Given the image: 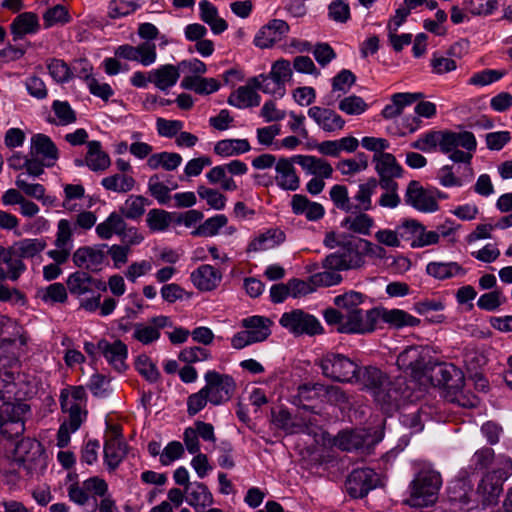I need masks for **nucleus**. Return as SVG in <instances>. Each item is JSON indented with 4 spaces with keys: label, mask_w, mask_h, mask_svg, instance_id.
<instances>
[{
    "label": "nucleus",
    "mask_w": 512,
    "mask_h": 512,
    "mask_svg": "<svg viewBox=\"0 0 512 512\" xmlns=\"http://www.w3.org/2000/svg\"><path fill=\"white\" fill-rule=\"evenodd\" d=\"M432 193L430 188H425L419 181L412 180L406 187L404 201L419 212L433 213L439 210V204Z\"/></svg>",
    "instance_id": "2eb2a0df"
},
{
    "label": "nucleus",
    "mask_w": 512,
    "mask_h": 512,
    "mask_svg": "<svg viewBox=\"0 0 512 512\" xmlns=\"http://www.w3.org/2000/svg\"><path fill=\"white\" fill-rule=\"evenodd\" d=\"M55 118H48L50 124L67 126L76 122V112L67 101L55 100L52 103Z\"/></svg>",
    "instance_id": "8fccbe9b"
},
{
    "label": "nucleus",
    "mask_w": 512,
    "mask_h": 512,
    "mask_svg": "<svg viewBox=\"0 0 512 512\" xmlns=\"http://www.w3.org/2000/svg\"><path fill=\"white\" fill-rule=\"evenodd\" d=\"M87 149L85 163L92 171H103L109 167V155L102 150L99 141L87 142Z\"/></svg>",
    "instance_id": "ea45409f"
},
{
    "label": "nucleus",
    "mask_w": 512,
    "mask_h": 512,
    "mask_svg": "<svg viewBox=\"0 0 512 512\" xmlns=\"http://www.w3.org/2000/svg\"><path fill=\"white\" fill-rule=\"evenodd\" d=\"M228 222V219L223 214H218L205 220L193 232V236L212 237L218 234L219 230L223 228Z\"/></svg>",
    "instance_id": "13d9d810"
},
{
    "label": "nucleus",
    "mask_w": 512,
    "mask_h": 512,
    "mask_svg": "<svg viewBox=\"0 0 512 512\" xmlns=\"http://www.w3.org/2000/svg\"><path fill=\"white\" fill-rule=\"evenodd\" d=\"M380 316L384 322L395 327H415L420 324V319L401 309L383 310Z\"/></svg>",
    "instance_id": "de8ad7c7"
},
{
    "label": "nucleus",
    "mask_w": 512,
    "mask_h": 512,
    "mask_svg": "<svg viewBox=\"0 0 512 512\" xmlns=\"http://www.w3.org/2000/svg\"><path fill=\"white\" fill-rule=\"evenodd\" d=\"M254 86H241L228 98V103L239 109L255 107L260 104V95L254 90Z\"/></svg>",
    "instance_id": "c03bdc74"
},
{
    "label": "nucleus",
    "mask_w": 512,
    "mask_h": 512,
    "mask_svg": "<svg viewBox=\"0 0 512 512\" xmlns=\"http://www.w3.org/2000/svg\"><path fill=\"white\" fill-rule=\"evenodd\" d=\"M97 348L114 370L123 372L127 369L128 347L124 342L121 340L109 342L106 339H101L97 343Z\"/></svg>",
    "instance_id": "aec40b11"
},
{
    "label": "nucleus",
    "mask_w": 512,
    "mask_h": 512,
    "mask_svg": "<svg viewBox=\"0 0 512 512\" xmlns=\"http://www.w3.org/2000/svg\"><path fill=\"white\" fill-rule=\"evenodd\" d=\"M30 407L26 403L4 402L0 407V431L9 439L21 436L25 431V416Z\"/></svg>",
    "instance_id": "9d476101"
},
{
    "label": "nucleus",
    "mask_w": 512,
    "mask_h": 512,
    "mask_svg": "<svg viewBox=\"0 0 512 512\" xmlns=\"http://www.w3.org/2000/svg\"><path fill=\"white\" fill-rule=\"evenodd\" d=\"M180 77L179 66L165 64L150 71V83L159 90L165 91L173 87Z\"/></svg>",
    "instance_id": "72a5a7b5"
},
{
    "label": "nucleus",
    "mask_w": 512,
    "mask_h": 512,
    "mask_svg": "<svg viewBox=\"0 0 512 512\" xmlns=\"http://www.w3.org/2000/svg\"><path fill=\"white\" fill-rule=\"evenodd\" d=\"M411 147L430 152L439 147L455 163L471 164L477 149V140L470 131L454 132L450 130L430 131L411 143Z\"/></svg>",
    "instance_id": "f257e3e1"
},
{
    "label": "nucleus",
    "mask_w": 512,
    "mask_h": 512,
    "mask_svg": "<svg viewBox=\"0 0 512 512\" xmlns=\"http://www.w3.org/2000/svg\"><path fill=\"white\" fill-rule=\"evenodd\" d=\"M49 74L58 83H66L73 78L71 67L63 60L53 59L47 65Z\"/></svg>",
    "instance_id": "774afa93"
},
{
    "label": "nucleus",
    "mask_w": 512,
    "mask_h": 512,
    "mask_svg": "<svg viewBox=\"0 0 512 512\" xmlns=\"http://www.w3.org/2000/svg\"><path fill=\"white\" fill-rule=\"evenodd\" d=\"M378 188V181L375 177L368 178L358 185L357 191L352 197L354 212L370 211L374 209L372 197Z\"/></svg>",
    "instance_id": "2f4dec72"
},
{
    "label": "nucleus",
    "mask_w": 512,
    "mask_h": 512,
    "mask_svg": "<svg viewBox=\"0 0 512 512\" xmlns=\"http://www.w3.org/2000/svg\"><path fill=\"white\" fill-rule=\"evenodd\" d=\"M297 163L309 175L323 179H329L333 174V167L323 159L312 155H299L295 157Z\"/></svg>",
    "instance_id": "473e14b6"
},
{
    "label": "nucleus",
    "mask_w": 512,
    "mask_h": 512,
    "mask_svg": "<svg viewBox=\"0 0 512 512\" xmlns=\"http://www.w3.org/2000/svg\"><path fill=\"white\" fill-rule=\"evenodd\" d=\"M426 272L438 280H446L465 274V270L457 262H430L426 266Z\"/></svg>",
    "instance_id": "a19ab883"
},
{
    "label": "nucleus",
    "mask_w": 512,
    "mask_h": 512,
    "mask_svg": "<svg viewBox=\"0 0 512 512\" xmlns=\"http://www.w3.org/2000/svg\"><path fill=\"white\" fill-rule=\"evenodd\" d=\"M424 349L417 346H410L402 351L397 357V365L403 371H410L413 375L421 373L425 366Z\"/></svg>",
    "instance_id": "c85d7f7f"
},
{
    "label": "nucleus",
    "mask_w": 512,
    "mask_h": 512,
    "mask_svg": "<svg viewBox=\"0 0 512 512\" xmlns=\"http://www.w3.org/2000/svg\"><path fill=\"white\" fill-rule=\"evenodd\" d=\"M325 377L334 381L354 383L359 365L343 354L328 353L320 360Z\"/></svg>",
    "instance_id": "6e6552de"
},
{
    "label": "nucleus",
    "mask_w": 512,
    "mask_h": 512,
    "mask_svg": "<svg viewBox=\"0 0 512 512\" xmlns=\"http://www.w3.org/2000/svg\"><path fill=\"white\" fill-rule=\"evenodd\" d=\"M46 246L47 243L42 238H25L15 242L11 248L23 260L40 254Z\"/></svg>",
    "instance_id": "49530a36"
},
{
    "label": "nucleus",
    "mask_w": 512,
    "mask_h": 512,
    "mask_svg": "<svg viewBox=\"0 0 512 512\" xmlns=\"http://www.w3.org/2000/svg\"><path fill=\"white\" fill-rule=\"evenodd\" d=\"M66 285L70 294L77 297L106 290L105 282L92 277L88 272L83 270L70 274L67 278Z\"/></svg>",
    "instance_id": "a211bd4d"
},
{
    "label": "nucleus",
    "mask_w": 512,
    "mask_h": 512,
    "mask_svg": "<svg viewBox=\"0 0 512 512\" xmlns=\"http://www.w3.org/2000/svg\"><path fill=\"white\" fill-rule=\"evenodd\" d=\"M15 453L23 468L31 476L39 475L47 467V457L40 442L26 438L17 443Z\"/></svg>",
    "instance_id": "9b49d317"
},
{
    "label": "nucleus",
    "mask_w": 512,
    "mask_h": 512,
    "mask_svg": "<svg viewBox=\"0 0 512 512\" xmlns=\"http://www.w3.org/2000/svg\"><path fill=\"white\" fill-rule=\"evenodd\" d=\"M26 271L23 260L12 251L11 246L5 248L0 245V280L17 281Z\"/></svg>",
    "instance_id": "b1692460"
},
{
    "label": "nucleus",
    "mask_w": 512,
    "mask_h": 512,
    "mask_svg": "<svg viewBox=\"0 0 512 512\" xmlns=\"http://www.w3.org/2000/svg\"><path fill=\"white\" fill-rule=\"evenodd\" d=\"M372 242L363 238H349L336 252L325 257L324 269L351 270L363 266L366 252H371Z\"/></svg>",
    "instance_id": "f03ea898"
},
{
    "label": "nucleus",
    "mask_w": 512,
    "mask_h": 512,
    "mask_svg": "<svg viewBox=\"0 0 512 512\" xmlns=\"http://www.w3.org/2000/svg\"><path fill=\"white\" fill-rule=\"evenodd\" d=\"M181 87L200 95H209L219 90L220 83L215 78L185 76L181 81Z\"/></svg>",
    "instance_id": "58836bf2"
},
{
    "label": "nucleus",
    "mask_w": 512,
    "mask_h": 512,
    "mask_svg": "<svg viewBox=\"0 0 512 512\" xmlns=\"http://www.w3.org/2000/svg\"><path fill=\"white\" fill-rule=\"evenodd\" d=\"M186 501L189 505L204 508L213 502L212 494L201 482H194L185 489Z\"/></svg>",
    "instance_id": "79ce46f5"
},
{
    "label": "nucleus",
    "mask_w": 512,
    "mask_h": 512,
    "mask_svg": "<svg viewBox=\"0 0 512 512\" xmlns=\"http://www.w3.org/2000/svg\"><path fill=\"white\" fill-rule=\"evenodd\" d=\"M147 205H149V201L144 196L130 195L120 207V215L127 219H138L145 213Z\"/></svg>",
    "instance_id": "864d4df0"
},
{
    "label": "nucleus",
    "mask_w": 512,
    "mask_h": 512,
    "mask_svg": "<svg viewBox=\"0 0 512 512\" xmlns=\"http://www.w3.org/2000/svg\"><path fill=\"white\" fill-rule=\"evenodd\" d=\"M292 75L290 61L280 58L272 63L268 74L255 76L249 80V83L266 94L282 98L286 93L285 84L291 80Z\"/></svg>",
    "instance_id": "20e7f679"
},
{
    "label": "nucleus",
    "mask_w": 512,
    "mask_h": 512,
    "mask_svg": "<svg viewBox=\"0 0 512 512\" xmlns=\"http://www.w3.org/2000/svg\"><path fill=\"white\" fill-rule=\"evenodd\" d=\"M329 195L336 208L346 213L354 212V205L349 197L348 188L345 185H333L329 191Z\"/></svg>",
    "instance_id": "bf43d9fd"
},
{
    "label": "nucleus",
    "mask_w": 512,
    "mask_h": 512,
    "mask_svg": "<svg viewBox=\"0 0 512 512\" xmlns=\"http://www.w3.org/2000/svg\"><path fill=\"white\" fill-rule=\"evenodd\" d=\"M378 187H380L383 191L377 200V204L380 207L386 209H395L401 204L398 183H384L379 184Z\"/></svg>",
    "instance_id": "4d7b16f0"
},
{
    "label": "nucleus",
    "mask_w": 512,
    "mask_h": 512,
    "mask_svg": "<svg viewBox=\"0 0 512 512\" xmlns=\"http://www.w3.org/2000/svg\"><path fill=\"white\" fill-rule=\"evenodd\" d=\"M280 325L295 336H315L324 332L320 321L302 309H294L282 314Z\"/></svg>",
    "instance_id": "1a4fd4ad"
},
{
    "label": "nucleus",
    "mask_w": 512,
    "mask_h": 512,
    "mask_svg": "<svg viewBox=\"0 0 512 512\" xmlns=\"http://www.w3.org/2000/svg\"><path fill=\"white\" fill-rule=\"evenodd\" d=\"M115 55L129 61H136L147 67L156 62V45L150 41H145L137 46L129 44L120 45L115 50Z\"/></svg>",
    "instance_id": "f3484780"
},
{
    "label": "nucleus",
    "mask_w": 512,
    "mask_h": 512,
    "mask_svg": "<svg viewBox=\"0 0 512 512\" xmlns=\"http://www.w3.org/2000/svg\"><path fill=\"white\" fill-rule=\"evenodd\" d=\"M364 444V436L357 431H343L336 438V445L342 450L359 449Z\"/></svg>",
    "instance_id": "e2e57ef3"
},
{
    "label": "nucleus",
    "mask_w": 512,
    "mask_h": 512,
    "mask_svg": "<svg viewBox=\"0 0 512 512\" xmlns=\"http://www.w3.org/2000/svg\"><path fill=\"white\" fill-rule=\"evenodd\" d=\"M15 380V371L0 368V400H10L17 396Z\"/></svg>",
    "instance_id": "69168bd1"
},
{
    "label": "nucleus",
    "mask_w": 512,
    "mask_h": 512,
    "mask_svg": "<svg viewBox=\"0 0 512 512\" xmlns=\"http://www.w3.org/2000/svg\"><path fill=\"white\" fill-rule=\"evenodd\" d=\"M39 29V18L33 12L20 13L10 24V32L14 41L23 39L26 35L35 34Z\"/></svg>",
    "instance_id": "c756f323"
},
{
    "label": "nucleus",
    "mask_w": 512,
    "mask_h": 512,
    "mask_svg": "<svg viewBox=\"0 0 512 512\" xmlns=\"http://www.w3.org/2000/svg\"><path fill=\"white\" fill-rule=\"evenodd\" d=\"M275 182L283 190L296 191L300 187V178L296 174L293 160L280 158L275 165Z\"/></svg>",
    "instance_id": "bb28decb"
},
{
    "label": "nucleus",
    "mask_w": 512,
    "mask_h": 512,
    "mask_svg": "<svg viewBox=\"0 0 512 512\" xmlns=\"http://www.w3.org/2000/svg\"><path fill=\"white\" fill-rule=\"evenodd\" d=\"M104 248H107V245L80 247L73 254V262L79 268L92 272L100 271L106 258Z\"/></svg>",
    "instance_id": "412c9836"
},
{
    "label": "nucleus",
    "mask_w": 512,
    "mask_h": 512,
    "mask_svg": "<svg viewBox=\"0 0 512 512\" xmlns=\"http://www.w3.org/2000/svg\"><path fill=\"white\" fill-rule=\"evenodd\" d=\"M199 18L214 34H221L228 28L227 22L219 16L217 7L208 0L199 2Z\"/></svg>",
    "instance_id": "f704fd0d"
},
{
    "label": "nucleus",
    "mask_w": 512,
    "mask_h": 512,
    "mask_svg": "<svg viewBox=\"0 0 512 512\" xmlns=\"http://www.w3.org/2000/svg\"><path fill=\"white\" fill-rule=\"evenodd\" d=\"M146 222L153 232L165 231L172 223L171 213L162 209H151L147 214Z\"/></svg>",
    "instance_id": "052dcab7"
},
{
    "label": "nucleus",
    "mask_w": 512,
    "mask_h": 512,
    "mask_svg": "<svg viewBox=\"0 0 512 512\" xmlns=\"http://www.w3.org/2000/svg\"><path fill=\"white\" fill-rule=\"evenodd\" d=\"M273 322L265 317L254 315L241 320L244 330L237 332L231 338V346L240 350L249 345L263 342L271 335Z\"/></svg>",
    "instance_id": "423d86ee"
},
{
    "label": "nucleus",
    "mask_w": 512,
    "mask_h": 512,
    "mask_svg": "<svg viewBox=\"0 0 512 512\" xmlns=\"http://www.w3.org/2000/svg\"><path fill=\"white\" fill-rule=\"evenodd\" d=\"M141 7L137 0H111L107 15L111 19H120L136 12Z\"/></svg>",
    "instance_id": "6e6d98bb"
},
{
    "label": "nucleus",
    "mask_w": 512,
    "mask_h": 512,
    "mask_svg": "<svg viewBox=\"0 0 512 512\" xmlns=\"http://www.w3.org/2000/svg\"><path fill=\"white\" fill-rule=\"evenodd\" d=\"M288 23L282 19H272L262 26L254 37V45L261 49L271 48L289 32Z\"/></svg>",
    "instance_id": "6ab92c4d"
},
{
    "label": "nucleus",
    "mask_w": 512,
    "mask_h": 512,
    "mask_svg": "<svg viewBox=\"0 0 512 512\" xmlns=\"http://www.w3.org/2000/svg\"><path fill=\"white\" fill-rule=\"evenodd\" d=\"M402 227L411 230L413 233H419L417 241L413 243L414 247H424L437 244L439 242L438 232L426 231L425 228L416 220H406L402 224Z\"/></svg>",
    "instance_id": "5fc2aeb1"
},
{
    "label": "nucleus",
    "mask_w": 512,
    "mask_h": 512,
    "mask_svg": "<svg viewBox=\"0 0 512 512\" xmlns=\"http://www.w3.org/2000/svg\"><path fill=\"white\" fill-rule=\"evenodd\" d=\"M135 179L125 173H117L111 176L104 177L101 180L102 186L110 191L117 193H127L135 186Z\"/></svg>",
    "instance_id": "603ef678"
},
{
    "label": "nucleus",
    "mask_w": 512,
    "mask_h": 512,
    "mask_svg": "<svg viewBox=\"0 0 512 512\" xmlns=\"http://www.w3.org/2000/svg\"><path fill=\"white\" fill-rule=\"evenodd\" d=\"M66 396L62 397L61 409L64 413L68 414V419L62 424L66 425L72 431H77L82 423L86 420L87 411L83 407L71 404Z\"/></svg>",
    "instance_id": "3c124183"
},
{
    "label": "nucleus",
    "mask_w": 512,
    "mask_h": 512,
    "mask_svg": "<svg viewBox=\"0 0 512 512\" xmlns=\"http://www.w3.org/2000/svg\"><path fill=\"white\" fill-rule=\"evenodd\" d=\"M113 435L105 440L104 461L110 471H114L127 454V444L121 438L120 428L111 427Z\"/></svg>",
    "instance_id": "4be33fe9"
},
{
    "label": "nucleus",
    "mask_w": 512,
    "mask_h": 512,
    "mask_svg": "<svg viewBox=\"0 0 512 512\" xmlns=\"http://www.w3.org/2000/svg\"><path fill=\"white\" fill-rule=\"evenodd\" d=\"M30 154L46 161V167L55 165L59 158V150L52 139L42 133L31 137Z\"/></svg>",
    "instance_id": "a878e982"
},
{
    "label": "nucleus",
    "mask_w": 512,
    "mask_h": 512,
    "mask_svg": "<svg viewBox=\"0 0 512 512\" xmlns=\"http://www.w3.org/2000/svg\"><path fill=\"white\" fill-rule=\"evenodd\" d=\"M442 485V477L431 465L425 464L410 484L407 503L412 507H427L434 504Z\"/></svg>",
    "instance_id": "7ed1b4c3"
},
{
    "label": "nucleus",
    "mask_w": 512,
    "mask_h": 512,
    "mask_svg": "<svg viewBox=\"0 0 512 512\" xmlns=\"http://www.w3.org/2000/svg\"><path fill=\"white\" fill-rule=\"evenodd\" d=\"M205 392L210 397V404L219 406L228 402L236 391V382L228 374H221L215 370H208L204 375Z\"/></svg>",
    "instance_id": "f8f14e48"
},
{
    "label": "nucleus",
    "mask_w": 512,
    "mask_h": 512,
    "mask_svg": "<svg viewBox=\"0 0 512 512\" xmlns=\"http://www.w3.org/2000/svg\"><path fill=\"white\" fill-rule=\"evenodd\" d=\"M512 474V460L507 456H499L495 466L486 472L478 487L477 493L483 497L484 504L493 503L502 492L504 481Z\"/></svg>",
    "instance_id": "39448f33"
},
{
    "label": "nucleus",
    "mask_w": 512,
    "mask_h": 512,
    "mask_svg": "<svg viewBox=\"0 0 512 512\" xmlns=\"http://www.w3.org/2000/svg\"><path fill=\"white\" fill-rule=\"evenodd\" d=\"M54 245L55 247L73 249V229L69 220L61 219L58 221Z\"/></svg>",
    "instance_id": "0e129e2a"
},
{
    "label": "nucleus",
    "mask_w": 512,
    "mask_h": 512,
    "mask_svg": "<svg viewBox=\"0 0 512 512\" xmlns=\"http://www.w3.org/2000/svg\"><path fill=\"white\" fill-rule=\"evenodd\" d=\"M71 20V16L66 6L57 4L50 7L43 14L45 28L52 27L57 24H66Z\"/></svg>",
    "instance_id": "680f3d73"
},
{
    "label": "nucleus",
    "mask_w": 512,
    "mask_h": 512,
    "mask_svg": "<svg viewBox=\"0 0 512 512\" xmlns=\"http://www.w3.org/2000/svg\"><path fill=\"white\" fill-rule=\"evenodd\" d=\"M494 461V451L492 448L483 447L477 450L471 457L469 465L464 469L467 476L478 473L488 472V468Z\"/></svg>",
    "instance_id": "4c0bfd02"
},
{
    "label": "nucleus",
    "mask_w": 512,
    "mask_h": 512,
    "mask_svg": "<svg viewBox=\"0 0 512 512\" xmlns=\"http://www.w3.org/2000/svg\"><path fill=\"white\" fill-rule=\"evenodd\" d=\"M286 240L285 232L280 228H269L254 235L247 245V253H258L274 249Z\"/></svg>",
    "instance_id": "393cba45"
},
{
    "label": "nucleus",
    "mask_w": 512,
    "mask_h": 512,
    "mask_svg": "<svg viewBox=\"0 0 512 512\" xmlns=\"http://www.w3.org/2000/svg\"><path fill=\"white\" fill-rule=\"evenodd\" d=\"M378 474L371 468L354 469L345 482V488L354 499L365 497L379 484Z\"/></svg>",
    "instance_id": "4468645a"
},
{
    "label": "nucleus",
    "mask_w": 512,
    "mask_h": 512,
    "mask_svg": "<svg viewBox=\"0 0 512 512\" xmlns=\"http://www.w3.org/2000/svg\"><path fill=\"white\" fill-rule=\"evenodd\" d=\"M380 317V311L376 308L369 310L357 309L345 312L344 323L341 328H336L340 333L367 334L376 328Z\"/></svg>",
    "instance_id": "ddd939ff"
},
{
    "label": "nucleus",
    "mask_w": 512,
    "mask_h": 512,
    "mask_svg": "<svg viewBox=\"0 0 512 512\" xmlns=\"http://www.w3.org/2000/svg\"><path fill=\"white\" fill-rule=\"evenodd\" d=\"M354 383L362 384L364 388L372 392L375 399L380 403L390 404L397 400L389 388V378L376 367L359 368Z\"/></svg>",
    "instance_id": "0eeeda50"
},
{
    "label": "nucleus",
    "mask_w": 512,
    "mask_h": 512,
    "mask_svg": "<svg viewBox=\"0 0 512 512\" xmlns=\"http://www.w3.org/2000/svg\"><path fill=\"white\" fill-rule=\"evenodd\" d=\"M298 393L303 399L321 397L327 402L335 405H344L349 402L348 395L339 386L334 385L307 383L299 387Z\"/></svg>",
    "instance_id": "dca6fc26"
},
{
    "label": "nucleus",
    "mask_w": 512,
    "mask_h": 512,
    "mask_svg": "<svg viewBox=\"0 0 512 512\" xmlns=\"http://www.w3.org/2000/svg\"><path fill=\"white\" fill-rule=\"evenodd\" d=\"M373 162L375 163V171L378 175V185L397 183L396 180L403 176V168L391 153L373 156Z\"/></svg>",
    "instance_id": "5701e85b"
},
{
    "label": "nucleus",
    "mask_w": 512,
    "mask_h": 512,
    "mask_svg": "<svg viewBox=\"0 0 512 512\" xmlns=\"http://www.w3.org/2000/svg\"><path fill=\"white\" fill-rule=\"evenodd\" d=\"M126 228L124 218L119 213H111L96 226V233L101 239H110L114 234L122 235Z\"/></svg>",
    "instance_id": "37998d69"
},
{
    "label": "nucleus",
    "mask_w": 512,
    "mask_h": 512,
    "mask_svg": "<svg viewBox=\"0 0 512 512\" xmlns=\"http://www.w3.org/2000/svg\"><path fill=\"white\" fill-rule=\"evenodd\" d=\"M365 296L356 291H349L334 298V304L345 312L360 309L358 306L363 303Z\"/></svg>",
    "instance_id": "338daca9"
},
{
    "label": "nucleus",
    "mask_w": 512,
    "mask_h": 512,
    "mask_svg": "<svg viewBox=\"0 0 512 512\" xmlns=\"http://www.w3.org/2000/svg\"><path fill=\"white\" fill-rule=\"evenodd\" d=\"M308 116L326 132H336L343 129L345 120L334 110L313 106L308 110Z\"/></svg>",
    "instance_id": "cd10ccee"
},
{
    "label": "nucleus",
    "mask_w": 512,
    "mask_h": 512,
    "mask_svg": "<svg viewBox=\"0 0 512 512\" xmlns=\"http://www.w3.org/2000/svg\"><path fill=\"white\" fill-rule=\"evenodd\" d=\"M247 139H224L215 144L214 152L223 157L240 155L250 151Z\"/></svg>",
    "instance_id": "09e8293b"
},
{
    "label": "nucleus",
    "mask_w": 512,
    "mask_h": 512,
    "mask_svg": "<svg viewBox=\"0 0 512 512\" xmlns=\"http://www.w3.org/2000/svg\"><path fill=\"white\" fill-rule=\"evenodd\" d=\"M222 275L220 271L211 265L204 264L194 270L190 279L194 286L200 291H211L220 283Z\"/></svg>",
    "instance_id": "7c9ffc66"
},
{
    "label": "nucleus",
    "mask_w": 512,
    "mask_h": 512,
    "mask_svg": "<svg viewBox=\"0 0 512 512\" xmlns=\"http://www.w3.org/2000/svg\"><path fill=\"white\" fill-rule=\"evenodd\" d=\"M473 491L468 489L464 482L457 481L448 488V500L453 509L468 511L474 507L471 499Z\"/></svg>",
    "instance_id": "c9c22d12"
},
{
    "label": "nucleus",
    "mask_w": 512,
    "mask_h": 512,
    "mask_svg": "<svg viewBox=\"0 0 512 512\" xmlns=\"http://www.w3.org/2000/svg\"><path fill=\"white\" fill-rule=\"evenodd\" d=\"M182 163V157L175 152H159L151 154L147 159V166L151 170L163 168L166 171H173L177 169Z\"/></svg>",
    "instance_id": "a18cd8bd"
},
{
    "label": "nucleus",
    "mask_w": 512,
    "mask_h": 512,
    "mask_svg": "<svg viewBox=\"0 0 512 512\" xmlns=\"http://www.w3.org/2000/svg\"><path fill=\"white\" fill-rule=\"evenodd\" d=\"M341 222V227L359 235H370L375 222L366 211L353 212Z\"/></svg>",
    "instance_id": "e433bc0d"
}]
</instances>
